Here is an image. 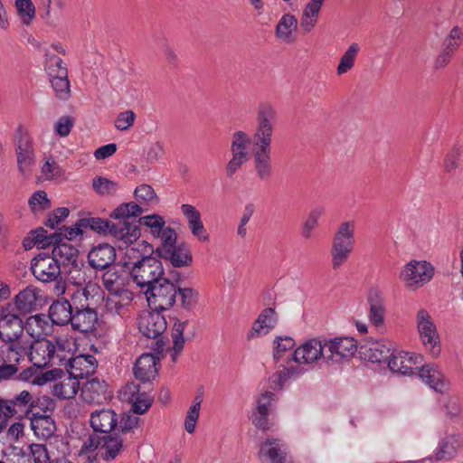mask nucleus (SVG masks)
<instances>
[{"mask_svg": "<svg viewBox=\"0 0 463 463\" xmlns=\"http://www.w3.org/2000/svg\"><path fill=\"white\" fill-rule=\"evenodd\" d=\"M143 213L144 209L137 203H123L109 214L112 220L88 216L79 219V226L104 236L109 235L128 246L141 236L138 225L133 221Z\"/></svg>", "mask_w": 463, "mask_h": 463, "instance_id": "obj_1", "label": "nucleus"}, {"mask_svg": "<svg viewBox=\"0 0 463 463\" xmlns=\"http://www.w3.org/2000/svg\"><path fill=\"white\" fill-rule=\"evenodd\" d=\"M153 246L143 241L137 247L128 248L126 251L124 267L132 282L139 288L140 292L162 280L165 269Z\"/></svg>", "mask_w": 463, "mask_h": 463, "instance_id": "obj_2", "label": "nucleus"}, {"mask_svg": "<svg viewBox=\"0 0 463 463\" xmlns=\"http://www.w3.org/2000/svg\"><path fill=\"white\" fill-rule=\"evenodd\" d=\"M277 122L278 113L275 107L269 102L259 104L252 135V151L271 152L272 137Z\"/></svg>", "mask_w": 463, "mask_h": 463, "instance_id": "obj_3", "label": "nucleus"}, {"mask_svg": "<svg viewBox=\"0 0 463 463\" xmlns=\"http://www.w3.org/2000/svg\"><path fill=\"white\" fill-rule=\"evenodd\" d=\"M156 255L170 262L175 268L189 267L193 263L190 247L185 242L177 244V234L172 227H166L163 233V241L156 249Z\"/></svg>", "mask_w": 463, "mask_h": 463, "instance_id": "obj_4", "label": "nucleus"}, {"mask_svg": "<svg viewBox=\"0 0 463 463\" xmlns=\"http://www.w3.org/2000/svg\"><path fill=\"white\" fill-rule=\"evenodd\" d=\"M90 291L88 288H80L73 293L74 311L71 321L72 329L87 333L95 330L98 314L90 305Z\"/></svg>", "mask_w": 463, "mask_h": 463, "instance_id": "obj_5", "label": "nucleus"}, {"mask_svg": "<svg viewBox=\"0 0 463 463\" xmlns=\"http://www.w3.org/2000/svg\"><path fill=\"white\" fill-rule=\"evenodd\" d=\"M354 245V222H342L332 241L330 250L333 269H338L349 258Z\"/></svg>", "mask_w": 463, "mask_h": 463, "instance_id": "obj_6", "label": "nucleus"}, {"mask_svg": "<svg viewBox=\"0 0 463 463\" xmlns=\"http://www.w3.org/2000/svg\"><path fill=\"white\" fill-rule=\"evenodd\" d=\"M137 326L144 336L155 339L152 350L156 354H161L165 346L163 334L167 327L166 320L161 311L152 309V311L141 314L137 318Z\"/></svg>", "mask_w": 463, "mask_h": 463, "instance_id": "obj_7", "label": "nucleus"}, {"mask_svg": "<svg viewBox=\"0 0 463 463\" xmlns=\"http://www.w3.org/2000/svg\"><path fill=\"white\" fill-rule=\"evenodd\" d=\"M143 293L146 295L151 309L165 311L171 308L175 303L176 282L174 283L163 276L161 281L148 287Z\"/></svg>", "mask_w": 463, "mask_h": 463, "instance_id": "obj_8", "label": "nucleus"}, {"mask_svg": "<svg viewBox=\"0 0 463 463\" xmlns=\"http://www.w3.org/2000/svg\"><path fill=\"white\" fill-rule=\"evenodd\" d=\"M434 266L427 260H412L400 273V279L409 289H416L429 283L434 276Z\"/></svg>", "mask_w": 463, "mask_h": 463, "instance_id": "obj_9", "label": "nucleus"}, {"mask_svg": "<svg viewBox=\"0 0 463 463\" xmlns=\"http://www.w3.org/2000/svg\"><path fill=\"white\" fill-rule=\"evenodd\" d=\"M14 142L18 170L23 175H25L35 161L34 148L28 130L21 125L18 126L14 135Z\"/></svg>", "mask_w": 463, "mask_h": 463, "instance_id": "obj_10", "label": "nucleus"}, {"mask_svg": "<svg viewBox=\"0 0 463 463\" xmlns=\"http://www.w3.org/2000/svg\"><path fill=\"white\" fill-rule=\"evenodd\" d=\"M26 328L23 316L14 312V307H2L0 311V340L3 343L20 342Z\"/></svg>", "mask_w": 463, "mask_h": 463, "instance_id": "obj_11", "label": "nucleus"}, {"mask_svg": "<svg viewBox=\"0 0 463 463\" xmlns=\"http://www.w3.org/2000/svg\"><path fill=\"white\" fill-rule=\"evenodd\" d=\"M31 269L39 281L59 283L61 280L60 262L52 254H38L32 260Z\"/></svg>", "mask_w": 463, "mask_h": 463, "instance_id": "obj_12", "label": "nucleus"}, {"mask_svg": "<svg viewBox=\"0 0 463 463\" xmlns=\"http://www.w3.org/2000/svg\"><path fill=\"white\" fill-rule=\"evenodd\" d=\"M326 363L341 364L352 357L359 347L353 337H335L326 339Z\"/></svg>", "mask_w": 463, "mask_h": 463, "instance_id": "obj_13", "label": "nucleus"}, {"mask_svg": "<svg viewBox=\"0 0 463 463\" xmlns=\"http://www.w3.org/2000/svg\"><path fill=\"white\" fill-rule=\"evenodd\" d=\"M416 323L423 345L430 348V354L433 357H438L441 350L439 335L436 325L426 309L420 308L417 312Z\"/></svg>", "mask_w": 463, "mask_h": 463, "instance_id": "obj_14", "label": "nucleus"}, {"mask_svg": "<svg viewBox=\"0 0 463 463\" xmlns=\"http://www.w3.org/2000/svg\"><path fill=\"white\" fill-rule=\"evenodd\" d=\"M102 284L109 294L122 296V299L128 302L132 300V292L127 288L129 284V275L126 270L116 266L105 269L102 274Z\"/></svg>", "mask_w": 463, "mask_h": 463, "instance_id": "obj_15", "label": "nucleus"}, {"mask_svg": "<svg viewBox=\"0 0 463 463\" xmlns=\"http://www.w3.org/2000/svg\"><path fill=\"white\" fill-rule=\"evenodd\" d=\"M61 358L56 354L55 345L46 338L33 341L30 346L29 360L36 368H43L56 364L55 360Z\"/></svg>", "mask_w": 463, "mask_h": 463, "instance_id": "obj_16", "label": "nucleus"}, {"mask_svg": "<svg viewBox=\"0 0 463 463\" xmlns=\"http://www.w3.org/2000/svg\"><path fill=\"white\" fill-rule=\"evenodd\" d=\"M326 339L311 338L295 350L292 359L298 364H312L320 359L326 362Z\"/></svg>", "mask_w": 463, "mask_h": 463, "instance_id": "obj_17", "label": "nucleus"}, {"mask_svg": "<svg viewBox=\"0 0 463 463\" xmlns=\"http://www.w3.org/2000/svg\"><path fill=\"white\" fill-rule=\"evenodd\" d=\"M423 357L420 354L407 352H395L388 362V367L393 373L402 375L413 374L420 369Z\"/></svg>", "mask_w": 463, "mask_h": 463, "instance_id": "obj_18", "label": "nucleus"}, {"mask_svg": "<svg viewBox=\"0 0 463 463\" xmlns=\"http://www.w3.org/2000/svg\"><path fill=\"white\" fill-rule=\"evenodd\" d=\"M117 253L115 248L109 243L93 246L88 254L90 266L96 270H105L115 263Z\"/></svg>", "mask_w": 463, "mask_h": 463, "instance_id": "obj_19", "label": "nucleus"}, {"mask_svg": "<svg viewBox=\"0 0 463 463\" xmlns=\"http://www.w3.org/2000/svg\"><path fill=\"white\" fill-rule=\"evenodd\" d=\"M394 351L392 344L389 341H379L359 347L360 356L371 363H388Z\"/></svg>", "mask_w": 463, "mask_h": 463, "instance_id": "obj_20", "label": "nucleus"}, {"mask_svg": "<svg viewBox=\"0 0 463 463\" xmlns=\"http://www.w3.org/2000/svg\"><path fill=\"white\" fill-rule=\"evenodd\" d=\"M160 354L145 353L141 354L136 361L133 372L136 379L143 383L150 382L157 374V362L159 361Z\"/></svg>", "mask_w": 463, "mask_h": 463, "instance_id": "obj_21", "label": "nucleus"}, {"mask_svg": "<svg viewBox=\"0 0 463 463\" xmlns=\"http://www.w3.org/2000/svg\"><path fill=\"white\" fill-rule=\"evenodd\" d=\"M73 311V295L71 300L65 298H59L49 307L48 317L52 325L66 326L71 324Z\"/></svg>", "mask_w": 463, "mask_h": 463, "instance_id": "obj_22", "label": "nucleus"}, {"mask_svg": "<svg viewBox=\"0 0 463 463\" xmlns=\"http://www.w3.org/2000/svg\"><path fill=\"white\" fill-rule=\"evenodd\" d=\"M90 426L94 432L109 434L118 427V414L110 409L96 410L90 413Z\"/></svg>", "mask_w": 463, "mask_h": 463, "instance_id": "obj_23", "label": "nucleus"}, {"mask_svg": "<svg viewBox=\"0 0 463 463\" xmlns=\"http://www.w3.org/2000/svg\"><path fill=\"white\" fill-rule=\"evenodd\" d=\"M38 293L36 288L29 286L21 290L14 298V302L5 305L6 307H14V312L24 317L36 309Z\"/></svg>", "mask_w": 463, "mask_h": 463, "instance_id": "obj_24", "label": "nucleus"}, {"mask_svg": "<svg viewBox=\"0 0 463 463\" xmlns=\"http://www.w3.org/2000/svg\"><path fill=\"white\" fill-rule=\"evenodd\" d=\"M52 255L60 262V267L71 266L80 270L83 261L79 260V250L68 242L56 245L52 250Z\"/></svg>", "mask_w": 463, "mask_h": 463, "instance_id": "obj_25", "label": "nucleus"}, {"mask_svg": "<svg viewBox=\"0 0 463 463\" xmlns=\"http://www.w3.org/2000/svg\"><path fill=\"white\" fill-rule=\"evenodd\" d=\"M369 304V319L375 326L384 323L385 306L383 292L378 288H371L367 294Z\"/></svg>", "mask_w": 463, "mask_h": 463, "instance_id": "obj_26", "label": "nucleus"}, {"mask_svg": "<svg viewBox=\"0 0 463 463\" xmlns=\"http://www.w3.org/2000/svg\"><path fill=\"white\" fill-rule=\"evenodd\" d=\"M82 396L88 402L100 404L107 401L110 394L108 392V384L104 380L93 377L87 381L82 387Z\"/></svg>", "mask_w": 463, "mask_h": 463, "instance_id": "obj_27", "label": "nucleus"}, {"mask_svg": "<svg viewBox=\"0 0 463 463\" xmlns=\"http://www.w3.org/2000/svg\"><path fill=\"white\" fill-rule=\"evenodd\" d=\"M181 211L187 220L192 234L199 241H208L210 237L201 219V213L194 205L188 203L182 204Z\"/></svg>", "mask_w": 463, "mask_h": 463, "instance_id": "obj_28", "label": "nucleus"}, {"mask_svg": "<svg viewBox=\"0 0 463 463\" xmlns=\"http://www.w3.org/2000/svg\"><path fill=\"white\" fill-rule=\"evenodd\" d=\"M419 375L430 388L438 392H443L449 388L448 380L433 364H420Z\"/></svg>", "mask_w": 463, "mask_h": 463, "instance_id": "obj_29", "label": "nucleus"}, {"mask_svg": "<svg viewBox=\"0 0 463 463\" xmlns=\"http://www.w3.org/2000/svg\"><path fill=\"white\" fill-rule=\"evenodd\" d=\"M252 158L257 178L262 182L269 181L274 173L271 152L252 151Z\"/></svg>", "mask_w": 463, "mask_h": 463, "instance_id": "obj_30", "label": "nucleus"}, {"mask_svg": "<svg viewBox=\"0 0 463 463\" xmlns=\"http://www.w3.org/2000/svg\"><path fill=\"white\" fill-rule=\"evenodd\" d=\"M260 453L264 454L271 463H292L288 457L286 446L277 439H268L261 445Z\"/></svg>", "mask_w": 463, "mask_h": 463, "instance_id": "obj_31", "label": "nucleus"}, {"mask_svg": "<svg viewBox=\"0 0 463 463\" xmlns=\"http://www.w3.org/2000/svg\"><path fill=\"white\" fill-rule=\"evenodd\" d=\"M80 378L71 371L68 376L52 385V394L64 400L74 398L80 389Z\"/></svg>", "mask_w": 463, "mask_h": 463, "instance_id": "obj_32", "label": "nucleus"}, {"mask_svg": "<svg viewBox=\"0 0 463 463\" xmlns=\"http://www.w3.org/2000/svg\"><path fill=\"white\" fill-rule=\"evenodd\" d=\"M127 390L130 394L129 399L132 401V411L136 414H144L152 406L153 398H151L146 391H140V385L135 383L127 384Z\"/></svg>", "mask_w": 463, "mask_h": 463, "instance_id": "obj_33", "label": "nucleus"}, {"mask_svg": "<svg viewBox=\"0 0 463 463\" xmlns=\"http://www.w3.org/2000/svg\"><path fill=\"white\" fill-rule=\"evenodd\" d=\"M275 394L271 392H265L258 399L256 412L252 417V424L261 430H269L268 415L271 406V401Z\"/></svg>", "mask_w": 463, "mask_h": 463, "instance_id": "obj_34", "label": "nucleus"}, {"mask_svg": "<svg viewBox=\"0 0 463 463\" xmlns=\"http://www.w3.org/2000/svg\"><path fill=\"white\" fill-rule=\"evenodd\" d=\"M463 446V439L458 435H448L442 439L439 444V449L435 454V459L450 460L457 454L458 449Z\"/></svg>", "mask_w": 463, "mask_h": 463, "instance_id": "obj_35", "label": "nucleus"}, {"mask_svg": "<svg viewBox=\"0 0 463 463\" xmlns=\"http://www.w3.org/2000/svg\"><path fill=\"white\" fill-rule=\"evenodd\" d=\"M97 365L96 358L91 354L79 355L69 360V366L72 373L80 379L93 373Z\"/></svg>", "mask_w": 463, "mask_h": 463, "instance_id": "obj_36", "label": "nucleus"}, {"mask_svg": "<svg viewBox=\"0 0 463 463\" xmlns=\"http://www.w3.org/2000/svg\"><path fill=\"white\" fill-rule=\"evenodd\" d=\"M297 28L298 20L296 16L291 14H285L279 19L275 28V35L278 39L285 43H291L295 42L292 33Z\"/></svg>", "mask_w": 463, "mask_h": 463, "instance_id": "obj_37", "label": "nucleus"}, {"mask_svg": "<svg viewBox=\"0 0 463 463\" xmlns=\"http://www.w3.org/2000/svg\"><path fill=\"white\" fill-rule=\"evenodd\" d=\"M26 349L20 342L4 343L0 346V361L6 364H17L24 360Z\"/></svg>", "mask_w": 463, "mask_h": 463, "instance_id": "obj_38", "label": "nucleus"}, {"mask_svg": "<svg viewBox=\"0 0 463 463\" xmlns=\"http://www.w3.org/2000/svg\"><path fill=\"white\" fill-rule=\"evenodd\" d=\"M276 322L277 317L274 308L267 307L263 309L253 323L251 330L248 334V339L260 335L261 330L264 328H273Z\"/></svg>", "mask_w": 463, "mask_h": 463, "instance_id": "obj_39", "label": "nucleus"}, {"mask_svg": "<svg viewBox=\"0 0 463 463\" xmlns=\"http://www.w3.org/2000/svg\"><path fill=\"white\" fill-rule=\"evenodd\" d=\"M49 319L44 314L32 316L27 318L25 327L33 336L36 335L40 338L42 335H47L52 330Z\"/></svg>", "mask_w": 463, "mask_h": 463, "instance_id": "obj_40", "label": "nucleus"}, {"mask_svg": "<svg viewBox=\"0 0 463 463\" xmlns=\"http://www.w3.org/2000/svg\"><path fill=\"white\" fill-rule=\"evenodd\" d=\"M172 279L176 282V289L180 295L181 306L185 310H192L197 304L199 293L193 288H181L180 274L177 271L171 272Z\"/></svg>", "mask_w": 463, "mask_h": 463, "instance_id": "obj_41", "label": "nucleus"}, {"mask_svg": "<svg viewBox=\"0 0 463 463\" xmlns=\"http://www.w3.org/2000/svg\"><path fill=\"white\" fill-rule=\"evenodd\" d=\"M135 223L138 225H145L151 229V233L154 237L161 238V241H163V233L166 227H165V222L164 218L158 214H150L146 216L141 217V214L135 218Z\"/></svg>", "mask_w": 463, "mask_h": 463, "instance_id": "obj_42", "label": "nucleus"}, {"mask_svg": "<svg viewBox=\"0 0 463 463\" xmlns=\"http://www.w3.org/2000/svg\"><path fill=\"white\" fill-rule=\"evenodd\" d=\"M52 87L56 97L61 100H68L71 97V86L68 80V71H62L61 74L50 76Z\"/></svg>", "mask_w": 463, "mask_h": 463, "instance_id": "obj_43", "label": "nucleus"}, {"mask_svg": "<svg viewBox=\"0 0 463 463\" xmlns=\"http://www.w3.org/2000/svg\"><path fill=\"white\" fill-rule=\"evenodd\" d=\"M31 427L36 435L50 437L56 430L55 422L51 415L31 417Z\"/></svg>", "mask_w": 463, "mask_h": 463, "instance_id": "obj_44", "label": "nucleus"}, {"mask_svg": "<svg viewBox=\"0 0 463 463\" xmlns=\"http://www.w3.org/2000/svg\"><path fill=\"white\" fill-rule=\"evenodd\" d=\"M123 446L122 439L115 434H103L101 440V449H105L104 459H114L120 452Z\"/></svg>", "mask_w": 463, "mask_h": 463, "instance_id": "obj_45", "label": "nucleus"}, {"mask_svg": "<svg viewBox=\"0 0 463 463\" xmlns=\"http://www.w3.org/2000/svg\"><path fill=\"white\" fill-rule=\"evenodd\" d=\"M360 45L357 43H353L349 45V47L340 58V61L336 68L338 75L346 73L354 66V61L358 53L360 52Z\"/></svg>", "mask_w": 463, "mask_h": 463, "instance_id": "obj_46", "label": "nucleus"}, {"mask_svg": "<svg viewBox=\"0 0 463 463\" xmlns=\"http://www.w3.org/2000/svg\"><path fill=\"white\" fill-rule=\"evenodd\" d=\"M29 207L31 211L36 214L38 212H43L52 207L51 200L47 196V193L45 191H36L28 201Z\"/></svg>", "mask_w": 463, "mask_h": 463, "instance_id": "obj_47", "label": "nucleus"}, {"mask_svg": "<svg viewBox=\"0 0 463 463\" xmlns=\"http://www.w3.org/2000/svg\"><path fill=\"white\" fill-rule=\"evenodd\" d=\"M250 142L248 134L244 131H236L232 135L231 152L232 155L248 156L247 146Z\"/></svg>", "mask_w": 463, "mask_h": 463, "instance_id": "obj_48", "label": "nucleus"}, {"mask_svg": "<svg viewBox=\"0 0 463 463\" xmlns=\"http://www.w3.org/2000/svg\"><path fill=\"white\" fill-rule=\"evenodd\" d=\"M92 187L100 195H111L117 192L118 184L106 177L95 176L92 179Z\"/></svg>", "mask_w": 463, "mask_h": 463, "instance_id": "obj_49", "label": "nucleus"}, {"mask_svg": "<svg viewBox=\"0 0 463 463\" xmlns=\"http://www.w3.org/2000/svg\"><path fill=\"white\" fill-rule=\"evenodd\" d=\"M324 213L323 208H315L309 213L303 223L301 235L304 239L308 240L312 236V232L318 225V220Z\"/></svg>", "mask_w": 463, "mask_h": 463, "instance_id": "obj_50", "label": "nucleus"}, {"mask_svg": "<svg viewBox=\"0 0 463 463\" xmlns=\"http://www.w3.org/2000/svg\"><path fill=\"white\" fill-rule=\"evenodd\" d=\"M15 7L23 23L29 25L35 17V7L32 0H16Z\"/></svg>", "mask_w": 463, "mask_h": 463, "instance_id": "obj_51", "label": "nucleus"}, {"mask_svg": "<svg viewBox=\"0 0 463 463\" xmlns=\"http://www.w3.org/2000/svg\"><path fill=\"white\" fill-rule=\"evenodd\" d=\"M12 403L18 412H25L26 414L32 412L33 395L28 391H22L19 394L10 399Z\"/></svg>", "mask_w": 463, "mask_h": 463, "instance_id": "obj_52", "label": "nucleus"}, {"mask_svg": "<svg viewBox=\"0 0 463 463\" xmlns=\"http://www.w3.org/2000/svg\"><path fill=\"white\" fill-rule=\"evenodd\" d=\"M70 210L67 207H59L48 214L43 224L51 229L58 227L68 216Z\"/></svg>", "mask_w": 463, "mask_h": 463, "instance_id": "obj_53", "label": "nucleus"}, {"mask_svg": "<svg viewBox=\"0 0 463 463\" xmlns=\"http://www.w3.org/2000/svg\"><path fill=\"white\" fill-rule=\"evenodd\" d=\"M274 345L275 351L273 354V357L274 360L278 362L280 359L283 353L292 349L295 346V341L289 336H277L276 339L274 340Z\"/></svg>", "mask_w": 463, "mask_h": 463, "instance_id": "obj_54", "label": "nucleus"}, {"mask_svg": "<svg viewBox=\"0 0 463 463\" xmlns=\"http://www.w3.org/2000/svg\"><path fill=\"white\" fill-rule=\"evenodd\" d=\"M45 69L48 71L49 76L61 74L62 71H68L63 61L56 55L45 54Z\"/></svg>", "mask_w": 463, "mask_h": 463, "instance_id": "obj_55", "label": "nucleus"}, {"mask_svg": "<svg viewBox=\"0 0 463 463\" xmlns=\"http://www.w3.org/2000/svg\"><path fill=\"white\" fill-rule=\"evenodd\" d=\"M134 195L139 203H150L157 201L153 187L149 184H141L135 189Z\"/></svg>", "mask_w": 463, "mask_h": 463, "instance_id": "obj_56", "label": "nucleus"}, {"mask_svg": "<svg viewBox=\"0 0 463 463\" xmlns=\"http://www.w3.org/2000/svg\"><path fill=\"white\" fill-rule=\"evenodd\" d=\"M139 418L130 413H124L118 422L117 430L122 433H128L136 428L138 424Z\"/></svg>", "mask_w": 463, "mask_h": 463, "instance_id": "obj_57", "label": "nucleus"}, {"mask_svg": "<svg viewBox=\"0 0 463 463\" xmlns=\"http://www.w3.org/2000/svg\"><path fill=\"white\" fill-rule=\"evenodd\" d=\"M136 118V114L132 110H126L120 112L115 120V128L118 130H128L133 126Z\"/></svg>", "mask_w": 463, "mask_h": 463, "instance_id": "obj_58", "label": "nucleus"}, {"mask_svg": "<svg viewBox=\"0 0 463 463\" xmlns=\"http://www.w3.org/2000/svg\"><path fill=\"white\" fill-rule=\"evenodd\" d=\"M461 150L458 147H454L444 159V171L446 173H452L458 168L459 160L461 157Z\"/></svg>", "mask_w": 463, "mask_h": 463, "instance_id": "obj_59", "label": "nucleus"}, {"mask_svg": "<svg viewBox=\"0 0 463 463\" xmlns=\"http://www.w3.org/2000/svg\"><path fill=\"white\" fill-rule=\"evenodd\" d=\"M63 372L60 369H53L44 373H41L38 375H35L32 380V383L35 385H43L49 382L54 381L57 378H60Z\"/></svg>", "mask_w": 463, "mask_h": 463, "instance_id": "obj_60", "label": "nucleus"}, {"mask_svg": "<svg viewBox=\"0 0 463 463\" xmlns=\"http://www.w3.org/2000/svg\"><path fill=\"white\" fill-rule=\"evenodd\" d=\"M165 156V147L162 142L156 141L152 143L146 152V161L155 163L161 160Z\"/></svg>", "mask_w": 463, "mask_h": 463, "instance_id": "obj_61", "label": "nucleus"}, {"mask_svg": "<svg viewBox=\"0 0 463 463\" xmlns=\"http://www.w3.org/2000/svg\"><path fill=\"white\" fill-rule=\"evenodd\" d=\"M248 161V156L232 155V157L225 166V174L231 178Z\"/></svg>", "mask_w": 463, "mask_h": 463, "instance_id": "obj_62", "label": "nucleus"}, {"mask_svg": "<svg viewBox=\"0 0 463 463\" xmlns=\"http://www.w3.org/2000/svg\"><path fill=\"white\" fill-rule=\"evenodd\" d=\"M39 409L43 412L52 413L55 409V402L49 396L43 395L36 400L33 399L32 411Z\"/></svg>", "mask_w": 463, "mask_h": 463, "instance_id": "obj_63", "label": "nucleus"}, {"mask_svg": "<svg viewBox=\"0 0 463 463\" xmlns=\"http://www.w3.org/2000/svg\"><path fill=\"white\" fill-rule=\"evenodd\" d=\"M74 118L71 116H63L55 125V130L60 137H67L74 126Z\"/></svg>", "mask_w": 463, "mask_h": 463, "instance_id": "obj_64", "label": "nucleus"}]
</instances>
